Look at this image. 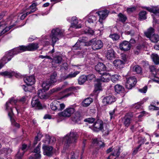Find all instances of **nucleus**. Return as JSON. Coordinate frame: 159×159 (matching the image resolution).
<instances>
[{"label":"nucleus","mask_w":159,"mask_h":159,"mask_svg":"<svg viewBox=\"0 0 159 159\" xmlns=\"http://www.w3.org/2000/svg\"><path fill=\"white\" fill-rule=\"evenodd\" d=\"M17 100L14 98H11L6 102V110L8 112V115L9 117L12 125L19 128L20 125L17 123L13 118V113L12 111V106L16 105Z\"/></svg>","instance_id":"nucleus-1"},{"label":"nucleus","mask_w":159,"mask_h":159,"mask_svg":"<svg viewBox=\"0 0 159 159\" xmlns=\"http://www.w3.org/2000/svg\"><path fill=\"white\" fill-rule=\"evenodd\" d=\"M79 135L76 132L71 131L64 138L63 141L65 143L64 148H67L70 144L77 142Z\"/></svg>","instance_id":"nucleus-2"},{"label":"nucleus","mask_w":159,"mask_h":159,"mask_svg":"<svg viewBox=\"0 0 159 159\" xmlns=\"http://www.w3.org/2000/svg\"><path fill=\"white\" fill-rule=\"evenodd\" d=\"M64 30L60 29L59 28H56L53 29L52 30L50 37L51 39L52 42V46L54 48L55 43L59 40V38L64 35ZM54 52V49L53 48L49 53H52Z\"/></svg>","instance_id":"nucleus-3"},{"label":"nucleus","mask_w":159,"mask_h":159,"mask_svg":"<svg viewBox=\"0 0 159 159\" xmlns=\"http://www.w3.org/2000/svg\"><path fill=\"white\" fill-rule=\"evenodd\" d=\"M87 40L88 38L86 37L80 38L75 45L73 47L72 50H80L84 46L91 45L90 41L89 42H87Z\"/></svg>","instance_id":"nucleus-4"},{"label":"nucleus","mask_w":159,"mask_h":159,"mask_svg":"<svg viewBox=\"0 0 159 159\" xmlns=\"http://www.w3.org/2000/svg\"><path fill=\"white\" fill-rule=\"evenodd\" d=\"M97 19V17L95 16L90 15L87 18V20L85 21L86 25L89 28L95 26L96 23Z\"/></svg>","instance_id":"nucleus-5"},{"label":"nucleus","mask_w":159,"mask_h":159,"mask_svg":"<svg viewBox=\"0 0 159 159\" xmlns=\"http://www.w3.org/2000/svg\"><path fill=\"white\" fill-rule=\"evenodd\" d=\"M137 82L136 78L134 77H130L126 79L125 87L128 89H131L134 87Z\"/></svg>","instance_id":"nucleus-6"},{"label":"nucleus","mask_w":159,"mask_h":159,"mask_svg":"<svg viewBox=\"0 0 159 159\" xmlns=\"http://www.w3.org/2000/svg\"><path fill=\"white\" fill-rule=\"evenodd\" d=\"M90 43L92 49L94 50L100 49L103 46V43L100 40H95L93 39L90 40Z\"/></svg>","instance_id":"nucleus-7"},{"label":"nucleus","mask_w":159,"mask_h":159,"mask_svg":"<svg viewBox=\"0 0 159 159\" xmlns=\"http://www.w3.org/2000/svg\"><path fill=\"white\" fill-rule=\"evenodd\" d=\"M75 112L74 108L71 107L66 108L64 111L58 113L60 116L69 117Z\"/></svg>","instance_id":"nucleus-8"},{"label":"nucleus","mask_w":159,"mask_h":159,"mask_svg":"<svg viewBox=\"0 0 159 159\" xmlns=\"http://www.w3.org/2000/svg\"><path fill=\"white\" fill-rule=\"evenodd\" d=\"M31 105L32 107H34L37 109H41L43 108L38 98V96H35L32 99Z\"/></svg>","instance_id":"nucleus-9"},{"label":"nucleus","mask_w":159,"mask_h":159,"mask_svg":"<svg viewBox=\"0 0 159 159\" xmlns=\"http://www.w3.org/2000/svg\"><path fill=\"white\" fill-rule=\"evenodd\" d=\"M109 12L107 10L96 12V13L98 14L99 16V21L100 23L101 26H103L102 20L105 19L108 16Z\"/></svg>","instance_id":"nucleus-10"},{"label":"nucleus","mask_w":159,"mask_h":159,"mask_svg":"<svg viewBox=\"0 0 159 159\" xmlns=\"http://www.w3.org/2000/svg\"><path fill=\"white\" fill-rule=\"evenodd\" d=\"M79 89V87H74V86H71L68 88L66 89L63 92L64 93L70 92V93H68L66 94H65L62 96L61 99H62L64 98H65L68 97L69 96L71 95L72 93L73 92H76V91L77 90Z\"/></svg>","instance_id":"nucleus-11"},{"label":"nucleus","mask_w":159,"mask_h":159,"mask_svg":"<svg viewBox=\"0 0 159 159\" xmlns=\"http://www.w3.org/2000/svg\"><path fill=\"white\" fill-rule=\"evenodd\" d=\"M119 46L121 50L127 51L130 49L131 45L128 41L125 40L120 44Z\"/></svg>","instance_id":"nucleus-12"},{"label":"nucleus","mask_w":159,"mask_h":159,"mask_svg":"<svg viewBox=\"0 0 159 159\" xmlns=\"http://www.w3.org/2000/svg\"><path fill=\"white\" fill-rule=\"evenodd\" d=\"M42 149L43 150V153L44 155L48 156H50L52 155L53 154L52 151L53 148L51 146L43 144L42 147Z\"/></svg>","instance_id":"nucleus-13"},{"label":"nucleus","mask_w":159,"mask_h":159,"mask_svg":"<svg viewBox=\"0 0 159 159\" xmlns=\"http://www.w3.org/2000/svg\"><path fill=\"white\" fill-rule=\"evenodd\" d=\"M93 130L95 131L102 130L103 129V122L100 120H97L93 125Z\"/></svg>","instance_id":"nucleus-14"},{"label":"nucleus","mask_w":159,"mask_h":159,"mask_svg":"<svg viewBox=\"0 0 159 159\" xmlns=\"http://www.w3.org/2000/svg\"><path fill=\"white\" fill-rule=\"evenodd\" d=\"M116 101L115 97L111 95L107 96L102 100V103L104 105H107L111 104Z\"/></svg>","instance_id":"nucleus-15"},{"label":"nucleus","mask_w":159,"mask_h":159,"mask_svg":"<svg viewBox=\"0 0 159 159\" xmlns=\"http://www.w3.org/2000/svg\"><path fill=\"white\" fill-rule=\"evenodd\" d=\"M39 47V44L37 43H30L26 46H24V48L25 50L29 51H34L37 49Z\"/></svg>","instance_id":"nucleus-16"},{"label":"nucleus","mask_w":159,"mask_h":159,"mask_svg":"<svg viewBox=\"0 0 159 159\" xmlns=\"http://www.w3.org/2000/svg\"><path fill=\"white\" fill-rule=\"evenodd\" d=\"M95 69L100 74V73H103L105 71L108 70V68L102 63H99L95 66Z\"/></svg>","instance_id":"nucleus-17"},{"label":"nucleus","mask_w":159,"mask_h":159,"mask_svg":"<svg viewBox=\"0 0 159 159\" xmlns=\"http://www.w3.org/2000/svg\"><path fill=\"white\" fill-rule=\"evenodd\" d=\"M120 148L119 147H116L113 149V152L109 156L107 159H110V158H112L111 157V156H115L116 158H117L120 155Z\"/></svg>","instance_id":"nucleus-18"},{"label":"nucleus","mask_w":159,"mask_h":159,"mask_svg":"<svg viewBox=\"0 0 159 159\" xmlns=\"http://www.w3.org/2000/svg\"><path fill=\"white\" fill-rule=\"evenodd\" d=\"M24 80L25 82L28 85H33L35 82L34 77L32 75L24 77Z\"/></svg>","instance_id":"nucleus-19"},{"label":"nucleus","mask_w":159,"mask_h":159,"mask_svg":"<svg viewBox=\"0 0 159 159\" xmlns=\"http://www.w3.org/2000/svg\"><path fill=\"white\" fill-rule=\"evenodd\" d=\"M71 27L76 29L80 28L81 26L80 24L78 25V21L76 17H72L71 20Z\"/></svg>","instance_id":"nucleus-20"},{"label":"nucleus","mask_w":159,"mask_h":159,"mask_svg":"<svg viewBox=\"0 0 159 159\" xmlns=\"http://www.w3.org/2000/svg\"><path fill=\"white\" fill-rule=\"evenodd\" d=\"M100 74L102 75V76L100 79H98L99 81L106 82H108L109 80L110 75L109 73L103 72V73H100Z\"/></svg>","instance_id":"nucleus-21"},{"label":"nucleus","mask_w":159,"mask_h":159,"mask_svg":"<svg viewBox=\"0 0 159 159\" xmlns=\"http://www.w3.org/2000/svg\"><path fill=\"white\" fill-rule=\"evenodd\" d=\"M143 8L153 13L155 15H159V9H157V7H144Z\"/></svg>","instance_id":"nucleus-22"},{"label":"nucleus","mask_w":159,"mask_h":159,"mask_svg":"<svg viewBox=\"0 0 159 159\" xmlns=\"http://www.w3.org/2000/svg\"><path fill=\"white\" fill-rule=\"evenodd\" d=\"M115 57V52L113 49L108 50L106 53V57L109 60L112 59Z\"/></svg>","instance_id":"nucleus-23"},{"label":"nucleus","mask_w":159,"mask_h":159,"mask_svg":"<svg viewBox=\"0 0 159 159\" xmlns=\"http://www.w3.org/2000/svg\"><path fill=\"white\" fill-rule=\"evenodd\" d=\"M114 66L117 68H121L123 67L124 64V62L120 59H116L113 62Z\"/></svg>","instance_id":"nucleus-24"},{"label":"nucleus","mask_w":159,"mask_h":159,"mask_svg":"<svg viewBox=\"0 0 159 159\" xmlns=\"http://www.w3.org/2000/svg\"><path fill=\"white\" fill-rule=\"evenodd\" d=\"M23 47H24V46H21L19 47L12 49L11 51H12L13 54L14 55L19 53L25 51V50Z\"/></svg>","instance_id":"nucleus-25"},{"label":"nucleus","mask_w":159,"mask_h":159,"mask_svg":"<svg viewBox=\"0 0 159 159\" xmlns=\"http://www.w3.org/2000/svg\"><path fill=\"white\" fill-rule=\"evenodd\" d=\"M93 102L92 98H88L84 99L81 103V105L84 107L89 106Z\"/></svg>","instance_id":"nucleus-26"},{"label":"nucleus","mask_w":159,"mask_h":159,"mask_svg":"<svg viewBox=\"0 0 159 159\" xmlns=\"http://www.w3.org/2000/svg\"><path fill=\"white\" fill-rule=\"evenodd\" d=\"M37 94L38 95L37 96H38V98L39 97L41 99H47L48 97V96L46 94L45 91L43 92V90L41 89L38 91Z\"/></svg>","instance_id":"nucleus-27"},{"label":"nucleus","mask_w":159,"mask_h":159,"mask_svg":"<svg viewBox=\"0 0 159 159\" xmlns=\"http://www.w3.org/2000/svg\"><path fill=\"white\" fill-rule=\"evenodd\" d=\"M62 60V58L61 56H57L54 57L52 61V64H58L61 63Z\"/></svg>","instance_id":"nucleus-28"},{"label":"nucleus","mask_w":159,"mask_h":159,"mask_svg":"<svg viewBox=\"0 0 159 159\" xmlns=\"http://www.w3.org/2000/svg\"><path fill=\"white\" fill-rule=\"evenodd\" d=\"M114 88L115 92L118 93H121L124 91V87L119 84L116 85Z\"/></svg>","instance_id":"nucleus-29"},{"label":"nucleus","mask_w":159,"mask_h":159,"mask_svg":"<svg viewBox=\"0 0 159 159\" xmlns=\"http://www.w3.org/2000/svg\"><path fill=\"white\" fill-rule=\"evenodd\" d=\"M154 29L151 27L148 29L147 31L144 32V34L147 38H148L154 34Z\"/></svg>","instance_id":"nucleus-30"},{"label":"nucleus","mask_w":159,"mask_h":159,"mask_svg":"<svg viewBox=\"0 0 159 159\" xmlns=\"http://www.w3.org/2000/svg\"><path fill=\"white\" fill-rule=\"evenodd\" d=\"M10 60V58L7 59L5 55L0 60V69L5 65V64Z\"/></svg>","instance_id":"nucleus-31"},{"label":"nucleus","mask_w":159,"mask_h":159,"mask_svg":"<svg viewBox=\"0 0 159 159\" xmlns=\"http://www.w3.org/2000/svg\"><path fill=\"white\" fill-rule=\"evenodd\" d=\"M131 120V117L128 115H126L124 118L123 120L124 124L125 126H129L130 124Z\"/></svg>","instance_id":"nucleus-32"},{"label":"nucleus","mask_w":159,"mask_h":159,"mask_svg":"<svg viewBox=\"0 0 159 159\" xmlns=\"http://www.w3.org/2000/svg\"><path fill=\"white\" fill-rule=\"evenodd\" d=\"M51 84L48 81L43 82L42 84V87L43 88L42 90H43L44 91L48 90Z\"/></svg>","instance_id":"nucleus-33"},{"label":"nucleus","mask_w":159,"mask_h":159,"mask_svg":"<svg viewBox=\"0 0 159 159\" xmlns=\"http://www.w3.org/2000/svg\"><path fill=\"white\" fill-rule=\"evenodd\" d=\"M86 81L87 77L85 75L80 76L78 79V83L80 85L83 84Z\"/></svg>","instance_id":"nucleus-34"},{"label":"nucleus","mask_w":159,"mask_h":159,"mask_svg":"<svg viewBox=\"0 0 159 159\" xmlns=\"http://www.w3.org/2000/svg\"><path fill=\"white\" fill-rule=\"evenodd\" d=\"M148 38L153 43H157L159 41V35L157 34H154Z\"/></svg>","instance_id":"nucleus-35"},{"label":"nucleus","mask_w":159,"mask_h":159,"mask_svg":"<svg viewBox=\"0 0 159 159\" xmlns=\"http://www.w3.org/2000/svg\"><path fill=\"white\" fill-rule=\"evenodd\" d=\"M151 57L155 64H159V57L157 54H152Z\"/></svg>","instance_id":"nucleus-36"},{"label":"nucleus","mask_w":159,"mask_h":159,"mask_svg":"<svg viewBox=\"0 0 159 159\" xmlns=\"http://www.w3.org/2000/svg\"><path fill=\"white\" fill-rule=\"evenodd\" d=\"M57 76V75L56 73H53L50 76V80L48 81L51 84L56 82L57 81L56 77Z\"/></svg>","instance_id":"nucleus-37"},{"label":"nucleus","mask_w":159,"mask_h":159,"mask_svg":"<svg viewBox=\"0 0 159 159\" xmlns=\"http://www.w3.org/2000/svg\"><path fill=\"white\" fill-rule=\"evenodd\" d=\"M80 73L79 71H75L74 72H71L66 77V79H70L74 78Z\"/></svg>","instance_id":"nucleus-38"},{"label":"nucleus","mask_w":159,"mask_h":159,"mask_svg":"<svg viewBox=\"0 0 159 159\" xmlns=\"http://www.w3.org/2000/svg\"><path fill=\"white\" fill-rule=\"evenodd\" d=\"M80 116L79 113H76L72 117V120L75 123H77L80 120Z\"/></svg>","instance_id":"nucleus-39"},{"label":"nucleus","mask_w":159,"mask_h":159,"mask_svg":"<svg viewBox=\"0 0 159 159\" xmlns=\"http://www.w3.org/2000/svg\"><path fill=\"white\" fill-rule=\"evenodd\" d=\"M133 72H136V73L139 74L142 72V70L141 68L138 65L134 66L133 69Z\"/></svg>","instance_id":"nucleus-40"},{"label":"nucleus","mask_w":159,"mask_h":159,"mask_svg":"<svg viewBox=\"0 0 159 159\" xmlns=\"http://www.w3.org/2000/svg\"><path fill=\"white\" fill-rule=\"evenodd\" d=\"M27 148V145L26 144H23L22 145V147L20 148L18 152L17 155H19L20 153H24L26 150Z\"/></svg>","instance_id":"nucleus-41"},{"label":"nucleus","mask_w":159,"mask_h":159,"mask_svg":"<svg viewBox=\"0 0 159 159\" xmlns=\"http://www.w3.org/2000/svg\"><path fill=\"white\" fill-rule=\"evenodd\" d=\"M0 75L4 76H8L9 78L11 77L14 75L13 72H10L7 71H5L3 72H1Z\"/></svg>","instance_id":"nucleus-42"},{"label":"nucleus","mask_w":159,"mask_h":159,"mask_svg":"<svg viewBox=\"0 0 159 159\" xmlns=\"http://www.w3.org/2000/svg\"><path fill=\"white\" fill-rule=\"evenodd\" d=\"M147 12L145 11H141L139 14V19L140 20H144L146 19Z\"/></svg>","instance_id":"nucleus-43"},{"label":"nucleus","mask_w":159,"mask_h":159,"mask_svg":"<svg viewBox=\"0 0 159 159\" xmlns=\"http://www.w3.org/2000/svg\"><path fill=\"white\" fill-rule=\"evenodd\" d=\"M93 144L99 145L100 147H103L104 144L101 141H100L98 139H94L93 140Z\"/></svg>","instance_id":"nucleus-44"},{"label":"nucleus","mask_w":159,"mask_h":159,"mask_svg":"<svg viewBox=\"0 0 159 159\" xmlns=\"http://www.w3.org/2000/svg\"><path fill=\"white\" fill-rule=\"evenodd\" d=\"M120 77V75L116 74L113 75L111 77H110L111 81L114 83L118 81Z\"/></svg>","instance_id":"nucleus-45"},{"label":"nucleus","mask_w":159,"mask_h":159,"mask_svg":"<svg viewBox=\"0 0 159 159\" xmlns=\"http://www.w3.org/2000/svg\"><path fill=\"white\" fill-rule=\"evenodd\" d=\"M57 101H54L51 104V108L53 110H58V106H57Z\"/></svg>","instance_id":"nucleus-46"},{"label":"nucleus","mask_w":159,"mask_h":159,"mask_svg":"<svg viewBox=\"0 0 159 159\" xmlns=\"http://www.w3.org/2000/svg\"><path fill=\"white\" fill-rule=\"evenodd\" d=\"M63 155H67V157L66 158L67 159H69V157L70 156V159H76L78 157L77 156H75V154L74 152H72L70 154H69L67 155V154H66L65 153H63Z\"/></svg>","instance_id":"nucleus-47"},{"label":"nucleus","mask_w":159,"mask_h":159,"mask_svg":"<svg viewBox=\"0 0 159 159\" xmlns=\"http://www.w3.org/2000/svg\"><path fill=\"white\" fill-rule=\"evenodd\" d=\"M119 20L121 21L122 22H125L127 19V17L126 16L121 13H120L118 15Z\"/></svg>","instance_id":"nucleus-48"},{"label":"nucleus","mask_w":159,"mask_h":159,"mask_svg":"<svg viewBox=\"0 0 159 159\" xmlns=\"http://www.w3.org/2000/svg\"><path fill=\"white\" fill-rule=\"evenodd\" d=\"M149 69L152 73L151 75H156L157 74V70L154 66H149Z\"/></svg>","instance_id":"nucleus-49"},{"label":"nucleus","mask_w":159,"mask_h":159,"mask_svg":"<svg viewBox=\"0 0 159 159\" xmlns=\"http://www.w3.org/2000/svg\"><path fill=\"white\" fill-rule=\"evenodd\" d=\"M109 37L111 38L113 41H117L120 38V35L116 33L111 34Z\"/></svg>","instance_id":"nucleus-50"},{"label":"nucleus","mask_w":159,"mask_h":159,"mask_svg":"<svg viewBox=\"0 0 159 159\" xmlns=\"http://www.w3.org/2000/svg\"><path fill=\"white\" fill-rule=\"evenodd\" d=\"M97 83L95 85V90L96 91L100 90L101 88V81H99L98 79L97 80Z\"/></svg>","instance_id":"nucleus-51"},{"label":"nucleus","mask_w":159,"mask_h":159,"mask_svg":"<svg viewBox=\"0 0 159 159\" xmlns=\"http://www.w3.org/2000/svg\"><path fill=\"white\" fill-rule=\"evenodd\" d=\"M12 27V26H11L9 27H7L4 29L2 28V30H0V36L9 31Z\"/></svg>","instance_id":"nucleus-52"},{"label":"nucleus","mask_w":159,"mask_h":159,"mask_svg":"<svg viewBox=\"0 0 159 159\" xmlns=\"http://www.w3.org/2000/svg\"><path fill=\"white\" fill-rule=\"evenodd\" d=\"M58 107V111H61L65 107V105L63 103H61L57 101Z\"/></svg>","instance_id":"nucleus-53"},{"label":"nucleus","mask_w":159,"mask_h":159,"mask_svg":"<svg viewBox=\"0 0 159 159\" xmlns=\"http://www.w3.org/2000/svg\"><path fill=\"white\" fill-rule=\"evenodd\" d=\"M7 148H3L0 151V156L1 157L0 158L3 159V158L2 157L3 156V154L4 155V156H5L7 155Z\"/></svg>","instance_id":"nucleus-54"},{"label":"nucleus","mask_w":159,"mask_h":159,"mask_svg":"<svg viewBox=\"0 0 159 159\" xmlns=\"http://www.w3.org/2000/svg\"><path fill=\"white\" fill-rule=\"evenodd\" d=\"M5 56L7 57V58H10V60L11 59V58L13 57L14 55L13 54V53L12 51L11 50L7 52L5 55Z\"/></svg>","instance_id":"nucleus-55"},{"label":"nucleus","mask_w":159,"mask_h":159,"mask_svg":"<svg viewBox=\"0 0 159 159\" xmlns=\"http://www.w3.org/2000/svg\"><path fill=\"white\" fill-rule=\"evenodd\" d=\"M157 75V74L156 75H151V79L153 81L159 84V77Z\"/></svg>","instance_id":"nucleus-56"},{"label":"nucleus","mask_w":159,"mask_h":159,"mask_svg":"<svg viewBox=\"0 0 159 159\" xmlns=\"http://www.w3.org/2000/svg\"><path fill=\"white\" fill-rule=\"evenodd\" d=\"M115 110L110 111L109 112V114L110 116V120L114 119L116 115L115 113Z\"/></svg>","instance_id":"nucleus-57"},{"label":"nucleus","mask_w":159,"mask_h":159,"mask_svg":"<svg viewBox=\"0 0 159 159\" xmlns=\"http://www.w3.org/2000/svg\"><path fill=\"white\" fill-rule=\"evenodd\" d=\"M22 13L23 14L21 16L20 18L21 20H23L27 15L30 14V12H28L26 10H25L23 11Z\"/></svg>","instance_id":"nucleus-58"},{"label":"nucleus","mask_w":159,"mask_h":159,"mask_svg":"<svg viewBox=\"0 0 159 159\" xmlns=\"http://www.w3.org/2000/svg\"><path fill=\"white\" fill-rule=\"evenodd\" d=\"M68 69V64L67 63H64L61 66V70H66Z\"/></svg>","instance_id":"nucleus-59"},{"label":"nucleus","mask_w":159,"mask_h":159,"mask_svg":"<svg viewBox=\"0 0 159 159\" xmlns=\"http://www.w3.org/2000/svg\"><path fill=\"white\" fill-rule=\"evenodd\" d=\"M155 105L151 104L148 107L149 109L150 110H159V107H157Z\"/></svg>","instance_id":"nucleus-60"},{"label":"nucleus","mask_w":159,"mask_h":159,"mask_svg":"<svg viewBox=\"0 0 159 159\" xmlns=\"http://www.w3.org/2000/svg\"><path fill=\"white\" fill-rule=\"evenodd\" d=\"M86 76L87 77V81L91 80L95 77V75L93 74H89L88 75H86Z\"/></svg>","instance_id":"nucleus-61"},{"label":"nucleus","mask_w":159,"mask_h":159,"mask_svg":"<svg viewBox=\"0 0 159 159\" xmlns=\"http://www.w3.org/2000/svg\"><path fill=\"white\" fill-rule=\"evenodd\" d=\"M95 119L92 117L89 118L85 119L84 121L87 122L89 123H92L95 121Z\"/></svg>","instance_id":"nucleus-62"},{"label":"nucleus","mask_w":159,"mask_h":159,"mask_svg":"<svg viewBox=\"0 0 159 159\" xmlns=\"http://www.w3.org/2000/svg\"><path fill=\"white\" fill-rule=\"evenodd\" d=\"M41 143H39L36 148L34 150V153H40V148L41 147Z\"/></svg>","instance_id":"nucleus-63"},{"label":"nucleus","mask_w":159,"mask_h":159,"mask_svg":"<svg viewBox=\"0 0 159 159\" xmlns=\"http://www.w3.org/2000/svg\"><path fill=\"white\" fill-rule=\"evenodd\" d=\"M147 87L145 86L142 89H139V91L142 93H146L147 90Z\"/></svg>","instance_id":"nucleus-64"}]
</instances>
